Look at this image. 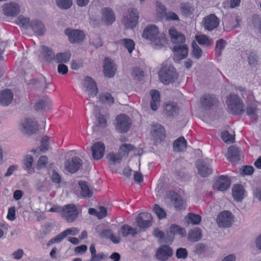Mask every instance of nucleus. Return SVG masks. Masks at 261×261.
Wrapping results in <instances>:
<instances>
[{"label":"nucleus","instance_id":"obj_9","mask_svg":"<svg viewBox=\"0 0 261 261\" xmlns=\"http://www.w3.org/2000/svg\"><path fill=\"white\" fill-rule=\"evenodd\" d=\"M233 216L231 212L224 211L221 212L217 218V222L220 227H229L233 222Z\"/></svg>","mask_w":261,"mask_h":261},{"label":"nucleus","instance_id":"obj_29","mask_svg":"<svg viewBox=\"0 0 261 261\" xmlns=\"http://www.w3.org/2000/svg\"><path fill=\"white\" fill-rule=\"evenodd\" d=\"M78 185L81 189L80 194L83 198H90L92 196L93 191L90 189L87 182L80 180Z\"/></svg>","mask_w":261,"mask_h":261},{"label":"nucleus","instance_id":"obj_51","mask_svg":"<svg viewBox=\"0 0 261 261\" xmlns=\"http://www.w3.org/2000/svg\"><path fill=\"white\" fill-rule=\"evenodd\" d=\"M34 159L31 155H26L23 159L24 169L30 171L32 168Z\"/></svg>","mask_w":261,"mask_h":261},{"label":"nucleus","instance_id":"obj_44","mask_svg":"<svg viewBox=\"0 0 261 261\" xmlns=\"http://www.w3.org/2000/svg\"><path fill=\"white\" fill-rule=\"evenodd\" d=\"M195 39L201 45L208 46L213 43L212 41L205 35H196Z\"/></svg>","mask_w":261,"mask_h":261},{"label":"nucleus","instance_id":"obj_32","mask_svg":"<svg viewBox=\"0 0 261 261\" xmlns=\"http://www.w3.org/2000/svg\"><path fill=\"white\" fill-rule=\"evenodd\" d=\"M151 100L150 107L153 111H156L160 105V96L159 92L157 90H152L150 92Z\"/></svg>","mask_w":261,"mask_h":261},{"label":"nucleus","instance_id":"obj_8","mask_svg":"<svg viewBox=\"0 0 261 261\" xmlns=\"http://www.w3.org/2000/svg\"><path fill=\"white\" fill-rule=\"evenodd\" d=\"M136 222L140 229H145L152 225V216L148 213H140L136 219Z\"/></svg>","mask_w":261,"mask_h":261},{"label":"nucleus","instance_id":"obj_36","mask_svg":"<svg viewBox=\"0 0 261 261\" xmlns=\"http://www.w3.org/2000/svg\"><path fill=\"white\" fill-rule=\"evenodd\" d=\"M258 109L254 103L248 105L246 109L247 115L255 120H257L258 118Z\"/></svg>","mask_w":261,"mask_h":261},{"label":"nucleus","instance_id":"obj_10","mask_svg":"<svg viewBox=\"0 0 261 261\" xmlns=\"http://www.w3.org/2000/svg\"><path fill=\"white\" fill-rule=\"evenodd\" d=\"M78 215L79 213L76 206L73 204H69L64 205L63 212L61 216L67 222H72L77 218Z\"/></svg>","mask_w":261,"mask_h":261},{"label":"nucleus","instance_id":"obj_40","mask_svg":"<svg viewBox=\"0 0 261 261\" xmlns=\"http://www.w3.org/2000/svg\"><path fill=\"white\" fill-rule=\"evenodd\" d=\"M99 100L103 103L111 105L114 103V98L110 93L106 92L99 95Z\"/></svg>","mask_w":261,"mask_h":261},{"label":"nucleus","instance_id":"obj_52","mask_svg":"<svg viewBox=\"0 0 261 261\" xmlns=\"http://www.w3.org/2000/svg\"><path fill=\"white\" fill-rule=\"evenodd\" d=\"M107 158L110 162H112L114 164L120 163L122 159V156H121L119 153L115 154L114 153H109L107 155Z\"/></svg>","mask_w":261,"mask_h":261},{"label":"nucleus","instance_id":"obj_14","mask_svg":"<svg viewBox=\"0 0 261 261\" xmlns=\"http://www.w3.org/2000/svg\"><path fill=\"white\" fill-rule=\"evenodd\" d=\"M173 254V251L168 245H164L159 247L155 254L159 261H166Z\"/></svg>","mask_w":261,"mask_h":261},{"label":"nucleus","instance_id":"obj_2","mask_svg":"<svg viewBox=\"0 0 261 261\" xmlns=\"http://www.w3.org/2000/svg\"><path fill=\"white\" fill-rule=\"evenodd\" d=\"M226 103L233 115H242L245 111L242 100L237 94H230L227 97Z\"/></svg>","mask_w":261,"mask_h":261},{"label":"nucleus","instance_id":"obj_64","mask_svg":"<svg viewBox=\"0 0 261 261\" xmlns=\"http://www.w3.org/2000/svg\"><path fill=\"white\" fill-rule=\"evenodd\" d=\"M7 218L11 221H13L16 219L15 207L14 206L9 208L8 212Z\"/></svg>","mask_w":261,"mask_h":261},{"label":"nucleus","instance_id":"obj_6","mask_svg":"<svg viewBox=\"0 0 261 261\" xmlns=\"http://www.w3.org/2000/svg\"><path fill=\"white\" fill-rule=\"evenodd\" d=\"M64 33L68 37L69 41L71 43H80L85 39L84 33L79 30H73L71 28H67Z\"/></svg>","mask_w":261,"mask_h":261},{"label":"nucleus","instance_id":"obj_28","mask_svg":"<svg viewBox=\"0 0 261 261\" xmlns=\"http://www.w3.org/2000/svg\"><path fill=\"white\" fill-rule=\"evenodd\" d=\"M179 10L181 14L186 17L191 16L194 12V7L190 2H182L179 4Z\"/></svg>","mask_w":261,"mask_h":261},{"label":"nucleus","instance_id":"obj_4","mask_svg":"<svg viewBox=\"0 0 261 261\" xmlns=\"http://www.w3.org/2000/svg\"><path fill=\"white\" fill-rule=\"evenodd\" d=\"M115 127L116 130L120 133L127 132L130 126L131 121L130 118L125 114H120L116 118Z\"/></svg>","mask_w":261,"mask_h":261},{"label":"nucleus","instance_id":"obj_30","mask_svg":"<svg viewBox=\"0 0 261 261\" xmlns=\"http://www.w3.org/2000/svg\"><path fill=\"white\" fill-rule=\"evenodd\" d=\"M244 189L241 185H234L232 189V194L234 199L238 201H242L244 197Z\"/></svg>","mask_w":261,"mask_h":261},{"label":"nucleus","instance_id":"obj_42","mask_svg":"<svg viewBox=\"0 0 261 261\" xmlns=\"http://www.w3.org/2000/svg\"><path fill=\"white\" fill-rule=\"evenodd\" d=\"M118 43L123 44L128 50L129 53H131L134 49L135 43L134 41L130 39H121L118 41Z\"/></svg>","mask_w":261,"mask_h":261},{"label":"nucleus","instance_id":"obj_60","mask_svg":"<svg viewBox=\"0 0 261 261\" xmlns=\"http://www.w3.org/2000/svg\"><path fill=\"white\" fill-rule=\"evenodd\" d=\"M49 138L47 136L43 137L41 141L40 150L42 151H46L48 150Z\"/></svg>","mask_w":261,"mask_h":261},{"label":"nucleus","instance_id":"obj_12","mask_svg":"<svg viewBox=\"0 0 261 261\" xmlns=\"http://www.w3.org/2000/svg\"><path fill=\"white\" fill-rule=\"evenodd\" d=\"M202 23L205 30L211 31L219 25V19L214 14H211L203 18Z\"/></svg>","mask_w":261,"mask_h":261},{"label":"nucleus","instance_id":"obj_49","mask_svg":"<svg viewBox=\"0 0 261 261\" xmlns=\"http://www.w3.org/2000/svg\"><path fill=\"white\" fill-rule=\"evenodd\" d=\"M186 219L188 223L191 222L195 225L200 223L201 220V217L200 215L193 213H189Z\"/></svg>","mask_w":261,"mask_h":261},{"label":"nucleus","instance_id":"obj_53","mask_svg":"<svg viewBox=\"0 0 261 261\" xmlns=\"http://www.w3.org/2000/svg\"><path fill=\"white\" fill-rule=\"evenodd\" d=\"M221 138L224 142L227 143H233L234 141V136L230 134L226 130L221 133Z\"/></svg>","mask_w":261,"mask_h":261},{"label":"nucleus","instance_id":"obj_39","mask_svg":"<svg viewBox=\"0 0 261 261\" xmlns=\"http://www.w3.org/2000/svg\"><path fill=\"white\" fill-rule=\"evenodd\" d=\"M134 149L135 146L134 145L130 144H124L120 147L118 153L122 156V158L127 156L129 152L134 150Z\"/></svg>","mask_w":261,"mask_h":261},{"label":"nucleus","instance_id":"obj_41","mask_svg":"<svg viewBox=\"0 0 261 261\" xmlns=\"http://www.w3.org/2000/svg\"><path fill=\"white\" fill-rule=\"evenodd\" d=\"M226 42L223 39H220L216 42L215 54L217 56H220L222 50L224 49Z\"/></svg>","mask_w":261,"mask_h":261},{"label":"nucleus","instance_id":"obj_62","mask_svg":"<svg viewBox=\"0 0 261 261\" xmlns=\"http://www.w3.org/2000/svg\"><path fill=\"white\" fill-rule=\"evenodd\" d=\"M48 163V158L46 156H41L37 162L38 167L39 168L44 167Z\"/></svg>","mask_w":261,"mask_h":261},{"label":"nucleus","instance_id":"obj_24","mask_svg":"<svg viewBox=\"0 0 261 261\" xmlns=\"http://www.w3.org/2000/svg\"><path fill=\"white\" fill-rule=\"evenodd\" d=\"M101 19L107 24H111L115 20V16L110 8H103L101 10Z\"/></svg>","mask_w":261,"mask_h":261},{"label":"nucleus","instance_id":"obj_61","mask_svg":"<svg viewBox=\"0 0 261 261\" xmlns=\"http://www.w3.org/2000/svg\"><path fill=\"white\" fill-rule=\"evenodd\" d=\"M51 180L55 184H60L61 181V176L55 170L52 171Z\"/></svg>","mask_w":261,"mask_h":261},{"label":"nucleus","instance_id":"obj_16","mask_svg":"<svg viewBox=\"0 0 261 261\" xmlns=\"http://www.w3.org/2000/svg\"><path fill=\"white\" fill-rule=\"evenodd\" d=\"M230 184V180L226 176L221 175L215 180L214 188L218 191L223 192L229 189Z\"/></svg>","mask_w":261,"mask_h":261},{"label":"nucleus","instance_id":"obj_43","mask_svg":"<svg viewBox=\"0 0 261 261\" xmlns=\"http://www.w3.org/2000/svg\"><path fill=\"white\" fill-rule=\"evenodd\" d=\"M16 23L26 29L30 28L31 22H30V19L22 15H20L18 17Z\"/></svg>","mask_w":261,"mask_h":261},{"label":"nucleus","instance_id":"obj_18","mask_svg":"<svg viewBox=\"0 0 261 261\" xmlns=\"http://www.w3.org/2000/svg\"><path fill=\"white\" fill-rule=\"evenodd\" d=\"M4 14L7 16L14 17L18 14L20 8L18 5L14 2L7 3L3 6Z\"/></svg>","mask_w":261,"mask_h":261},{"label":"nucleus","instance_id":"obj_20","mask_svg":"<svg viewBox=\"0 0 261 261\" xmlns=\"http://www.w3.org/2000/svg\"><path fill=\"white\" fill-rule=\"evenodd\" d=\"M196 167L198 170L199 174L202 177H206L212 172L208 164L203 160H199L196 163Z\"/></svg>","mask_w":261,"mask_h":261},{"label":"nucleus","instance_id":"obj_59","mask_svg":"<svg viewBox=\"0 0 261 261\" xmlns=\"http://www.w3.org/2000/svg\"><path fill=\"white\" fill-rule=\"evenodd\" d=\"M254 168L251 166H245L241 170V174L242 175H251L253 173Z\"/></svg>","mask_w":261,"mask_h":261},{"label":"nucleus","instance_id":"obj_19","mask_svg":"<svg viewBox=\"0 0 261 261\" xmlns=\"http://www.w3.org/2000/svg\"><path fill=\"white\" fill-rule=\"evenodd\" d=\"M151 135L156 142H161L165 138V129L161 124H155L152 127Z\"/></svg>","mask_w":261,"mask_h":261},{"label":"nucleus","instance_id":"obj_50","mask_svg":"<svg viewBox=\"0 0 261 261\" xmlns=\"http://www.w3.org/2000/svg\"><path fill=\"white\" fill-rule=\"evenodd\" d=\"M192 48L193 57L196 59H199L201 57L202 53L201 49L195 42L192 43Z\"/></svg>","mask_w":261,"mask_h":261},{"label":"nucleus","instance_id":"obj_63","mask_svg":"<svg viewBox=\"0 0 261 261\" xmlns=\"http://www.w3.org/2000/svg\"><path fill=\"white\" fill-rule=\"evenodd\" d=\"M65 237H67L68 235L75 236L79 232L77 228L75 227H71L66 229L63 231Z\"/></svg>","mask_w":261,"mask_h":261},{"label":"nucleus","instance_id":"obj_56","mask_svg":"<svg viewBox=\"0 0 261 261\" xmlns=\"http://www.w3.org/2000/svg\"><path fill=\"white\" fill-rule=\"evenodd\" d=\"M132 74L135 79L139 81L142 80L144 77L143 71L138 67L134 68L132 72Z\"/></svg>","mask_w":261,"mask_h":261},{"label":"nucleus","instance_id":"obj_22","mask_svg":"<svg viewBox=\"0 0 261 261\" xmlns=\"http://www.w3.org/2000/svg\"><path fill=\"white\" fill-rule=\"evenodd\" d=\"M217 102L216 97L211 94H204L200 98L201 107L204 109H209Z\"/></svg>","mask_w":261,"mask_h":261},{"label":"nucleus","instance_id":"obj_13","mask_svg":"<svg viewBox=\"0 0 261 261\" xmlns=\"http://www.w3.org/2000/svg\"><path fill=\"white\" fill-rule=\"evenodd\" d=\"M85 92L87 93L90 97H94L98 93V88L96 83L90 76H86L84 84Z\"/></svg>","mask_w":261,"mask_h":261},{"label":"nucleus","instance_id":"obj_11","mask_svg":"<svg viewBox=\"0 0 261 261\" xmlns=\"http://www.w3.org/2000/svg\"><path fill=\"white\" fill-rule=\"evenodd\" d=\"M83 161L79 157L73 156L67 160L65 163V169L70 173L76 172L82 166Z\"/></svg>","mask_w":261,"mask_h":261},{"label":"nucleus","instance_id":"obj_35","mask_svg":"<svg viewBox=\"0 0 261 261\" xmlns=\"http://www.w3.org/2000/svg\"><path fill=\"white\" fill-rule=\"evenodd\" d=\"M187 147V141L183 137H179L173 143L174 150L177 152L184 151Z\"/></svg>","mask_w":261,"mask_h":261},{"label":"nucleus","instance_id":"obj_21","mask_svg":"<svg viewBox=\"0 0 261 261\" xmlns=\"http://www.w3.org/2000/svg\"><path fill=\"white\" fill-rule=\"evenodd\" d=\"M92 156L94 159L98 160L102 158L105 154V146L101 142L95 143L92 147Z\"/></svg>","mask_w":261,"mask_h":261},{"label":"nucleus","instance_id":"obj_45","mask_svg":"<svg viewBox=\"0 0 261 261\" xmlns=\"http://www.w3.org/2000/svg\"><path fill=\"white\" fill-rule=\"evenodd\" d=\"M171 233L173 234H178L182 237L186 236V231L185 228L179 227L177 225L172 224L170 227Z\"/></svg>","mask_w":261,"mask_h":261},{"label":"nucleus","instance_id":"obj_5","mask_svg":"<svg viewBox=\"0 0 261 261\" xmlns=\"http://www.w3.org/2000/svg\"><path fill=\"white\" fill-rule=\"evenodd\" d=\"M20 130L28 135H33L38 130L37 121L31 119L25 118L20 123Z\"/></svg>","mask_w":261,"mask_h":261},{"label":"nucleus","instance_id":"obj_33","mask_svg":"<svg viewBox=\"0 0 261 261\" xmlns=\"http://www.w3.org/2000/svg\"><path fill=\"white\" fill-rule=\"evenodd\" d=\"M202 237V230L200 228L195 227L191 229L188 233V239L192 242H197Z\"/></svg>","mask_w":261,"mask_h":261},{"label":"nucleus","instance_id":"obj_54","mask_svg":"<svg viewBox=\"0 0 261 261\" xmlns=\"http://www.w3.org/2000/svg\"><path fill=\"white\" fill-rule=\"evenodd\" d=\"M153 211L159 219H163L166 217V213L165 211L158 204H154Z\"/></svg>","mask_w":261,"mask_h":261},{"label":"nucleus","instance_id":"obj_27","mask_svg":"<svg viewBox=\"0 0 261 261\" xmlns=\"http://www.w3.org/2000/svg\"><path fill=\"white\" fill-rule=\"evenodd\" d=\"M241 150L236 146H231L228 149V159L231 162H236L240 160Z\"/></svg>","mask_w":261,"mask_h":261},{"label":"nucleus","instance_id":"obj_48","mask_svg":"<svg viewBox=\"0 0 261 261\" xmlns=\"http://www.w3.org/2000/svg\"><path fill=\"white\" fill-rule=\"evenodd\" d=\"M42 49L44 58L46 61L51 62L52 60L55 61L56 56L51 49L45 46H43Z\"/></svg>","mask_w":261,"mask_h":261},{"label":"nucleus","instance_id":"obj_26","mask_svg":"<svg viewBox=\"0 0 261 261\" xmlns=\"http://www.w3.org/2000/svg\"><path fill=\"white\" fill-rule=\"evenodd\" d=\"M34 33L39 36L43 35L45 29L43 23L38 20H32L30 23V28Z\"/></svg>","mask_w":261,"mask_h":261},{"label":"nucleus","instance_id":"obj_31","mask_svg":"<svg viewBox=\"0 0 261 261\" xmlns=\"http://www.w3.org/2000/svg\"><path fill=\"white\" fill-rule=\"evenodd\" d=\"M179 111V107L174 102L169 103L165 107V114L168 117H174L178 115Z\"/></svg>","mask_w":261,"mask_h":261},{"label":"nucleus","instance_id":"obj_3","mask_svg":"<svg viewBox=\"0 0 261 261\" xmlns=\"http://www.w3.org/2000/svg\"><path fill=\"white\" fill-rule=\"evenodd\" d=\"M159 77L161 81L168 85L172 83L177 77L176 70L171 65H163L159 72Z\"/></svg>","mask_w":261,"mask_h":261},{"label":"nucleus","instance_id":"obj_34","mask_svg":"<svg viewBox=\"0 0 261 261\" xmlns=\"http://www.w3.org/2000/svg\"><path fill=\"white\" fill-rule=\"evenodd\" d=\"M120 232L123 237H126L129 235L135 237L138 233L136 228H133L128 224L123 225L120 228Z\"/></svg>","mask_w":261,"mask_h":261},{"label":"nucleus","instance_id":"obj_37","mask_svg":"<svg viewBox=\"0 0 261 261\" xmlns=\"http://www.w3.org/2000/svg\"><path fill=\"white\" fill-rule=\"evenodd\" d=\"M171 200L176 208H182L183 201L179 195L174 192L171 193Z\"/></svg>","mask_w":261,"mask_h":261},{"label":"nucleus","instance_id":"obj_38","mask_svg":"<svg viewBox=\"0 0 261 261\" xmlns=\"http://www.w3.org/2000/svg\"><path fill=\"white\" fill-rule=\"evenodd\" d=\"M71 54L69 51L60 53L57 54L55 62L57 63H66L70 60Z\"/></svg>","mask_w":261,"mask_h":261},{"label":"nucleus","instance_id":"obj_55","mask_svg":"<svg viewBox=\"0 0 261 261\" xmlns=\"http://www.w3.org/2000/svg\"><path fill=\"white\" fill-rule=\"evenodd\" d=\"M165 17L167 21H174L178 22L180 20L178 16L172 11H169L165 13Z\"/></svg>","mask_w":261,"mask_h":261},{"label":"nucleus","instance_id":"obj_7","mask_svg":"<svg viewBox=\"0 0 261 261\" xmlns=\"http://www.w3.org/2000/svg\"><path fill=\"white\" fill-rule=\"evenodd\" d=\"M139 18V12L135 8H132L130 17L124 16L122 19V22L127 29H133L138 22Z\"/></svg>","mask_w":261,"mask_h":261},{"label":"nucleus","instance_id":"obj_15","mask_svg":"<svg viewBox=\"0 0 261 261\" xmlns=\"http://www.w3.org/2000/svg\"><path fill=\"white\" fill-rule=\"evenodd\" d=\"M116 70L117 66L114 61L109 58H105L103 65L105 75L107 77H113L115 75Z\"/></svg>","mask_w":261,"mask_h":261},{"label":"nucleus","instance_id":"obj_58","mask_svg":"<svg viewBox=\"0 0 261 261\" xmlns=\"http://www.w3.org/2000/svg\"><path fill=\"white\" fill-rule=\"evenodd\" d=\"M43 82H46V78L44 76H42L39 80L34 79L30 81V84L36 86L39 89H42L41 85Z\"/></svg>","mask_w":261,"mask_h":261},{"label":"nucleus","instance_id":"obj_1","mask_svg":"<svg viewBox=\"0 0 261 261\" xmlns=\"http://www.w3.org/2000/svg\"><path fill=\"white\" fill-rule=\"evenodd\" d=\"M142 37L150 40L152 46L155 48H160L167 44L165 35L160 34L159 29L155 25H149L145 28Z\"/></svg>","mask_w":261,"mask_h":261},{"label":"nucleus","instance_id":"obj_47","mask_svg":"<svg viewBox=\"0 0 261 261\" xmlns=\"http://www.w3.org/2000/svg\"><path fill=\"white\" fill-rule=\"evenodd\" d=\"M50 104V101L48 98L45 99H39L35 105V110L37 111L43 110L46 107H48Z\"/></svg>","mask_w":261,"mask_h":261},{"label":"nucleus","instance_id":"obj_25","mask_svg":"<svg viewBox=\"0 0 261 261\" xmlns=\"http://www.w3.org/2000/svg\"><path fill=\"white\" fill-rule=\"evenodd\" d=\"M169 33L173 43L178 44L185 42L186 40L185 36L181 33L178 32L176 29L171 28L169 30Z\"/></svg>","mask_w":261,"mask_h":261},{"label":"nucleus","instance_id":"obj_57","mask_svg":"<svg viewBox=\"0 0 261 261\" xmlns=\"http://www.w3.org/2000/svg\"><path fill=\"white\" fill-rule=\"evenodd\" d=\"M176 256L178 259H185L188 256V251L186 248H180L176 250Z\"/></svg>","mask_w":261,"mask_h":261},{"label":"nucleus","instance_id":"obj_23","mask_svg":"<svg viewBox=\"0 0 261 261\" xmlns=\"http://www.w3.org/2000/svg\"><path fill=\"white\" fill-rule=\"evenodd\" d=\"M13 99V93L10 89H5L0 92V104L3 106H8Z\"/></svg>","mask_w":261,"mask_h":261},{"label":"nucleus","instance_id":"obj_17","mask_svg":"<svg viewBox=\"0 0 261 261\" xmlns=\"http://www.w3.org/2000/svg\"><path fill=\"white\" fill-rule=\"evenodd\" d=\"M173 50L175 53L174 60L179 61L186 58L188 54V47L185 44H177L174 46Z\"/></svg>","mask_w":261,"mask_h":261},{"label":"nucleus","instance_id":"obj_46","mask_svg":"<svg viewBox=\"0 0 261 261\" xmlns=\"http://www.w3.org/2000/svg\"><path fill=\"white\" fill-rule=\"evenodd\" d=\"M56 3L58 8L61 9L67 10L72 5V0H56Z\"/></svg>","mask_w":261,"mask_h":261}]
</instances>
